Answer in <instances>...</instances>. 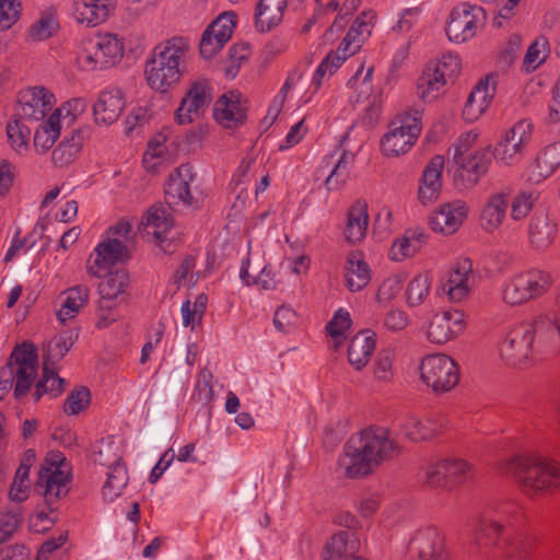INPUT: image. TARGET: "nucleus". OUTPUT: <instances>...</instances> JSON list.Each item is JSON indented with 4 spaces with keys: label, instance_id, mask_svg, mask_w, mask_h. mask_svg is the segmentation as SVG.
Returning <instances> with one entry per match:
<instances>
[{
    "label": "nucleus",
    "instance_id": "1",
    "mask_svg": "<svg viewBox=\"0 0 560 560\" xmlns=\"http://www.w3.org/2000/svg\"><path fill=\"white\" fill-rule=\"evenodd\" d=\"M526 516L522 504L505 500L489 505L476 520L475 542L488 557L528 560L533 540L523 529Z\"/></svg>",
    "mask_w": 560,
    "mask_h": 560
},
{
    "label": "nucleus",
    "instance_id": "2",
    "mask_svg": "<svg viewBox=\"0 0 560 560\" xmlns=\"http://www.w3.org/2000/svg\"><path fill=\"white\" fill-rule=\"evenodd\" d=\"M500 358L514 368L528 366L535 355L560 354V315L539 313L511 327L499 345Z\"/></svg>",
    "mask_w": 560,
    "mask_h": 560
},
{
    "label": "nucleus",
    "instance_id": "3",
    "mask_svg": "<svg viewBox=\"0 0 560 560\" xmlns=\"http://www.w3.org/2000/svg\"><path fill=\"white\" fill-rule=\"evenodd\" d=\"M400 451V445L387 428L369 427L348 440L338 465L347 478H361L398 456Z\"/></svg>",
    "mask_w": 560,
    "mask_h": 560
},
{
    "label": "nucleus",
    "instance_id": "4",
    "mask_svg": "<svg viewBox=\"0 0 560 560\" xmlns=\"http://www.w3.org/2000/svg\"><path fill=\"white\" fill-rule=\"evenodd\" d=\"M188 49L185 37H170L156 45L144 67L148 85L160 93L174 89L186 72Z\"/></svg>",
    "mask_w": 560,
    "mask_h": 560
},
{
    "label": "nucleus",
    "instance_id": "5",
    "mask_svg": "<svg viewBox=\"0 0 560 560\" xmlns=\"http://www.w3.org/2000/svg\"><path fill=\"white\" fill-rule=\"evenodd\" d=\"M506 472L517 479L528 497L545 495L560 489V464L540 455H515L505 460Z\"/></svg>",
    "mask_w": 560,
    "mask_h": 560
},
{
    "label": "nucleus",
    "instance_id": "6",
    "mask_svg": "<svg viewBox=\"0 0 560 560\" xmlns=\"http://www.w3.org/2000/svg\"><path fill=\"white\" fill-rule=\"evenodd\" d=\"M37 349L32 342L18 345L7 364L0 369V401L14 384V397L27 395L37 376Z\"/></svg>",
    "mask_w": 560,
    "mask_h": 560
},
{
    "label": "nucleus",
    "instance_id": "7",
    "mask_svg": "<svg viewBox=\"0 0 560 560\" xmlns=\"http://www.w3.org/2000/svg\"><path fill=\"white\" fill-rule=\"evenodd\" d=\"M553 275L546 269L532 267L514 273L502 287V302L521 306L545 296L553 287Z\"/></svg>",
    "mask_w": 560,
    "mask_h": 560
},
{
    "label": "nucleus",
    "instance_id": "8",
    "mask_svg": "<svg viewBox=\"0 0 560 560\" xmlns=\"http://www.w3.org/2000/svg\"><path fill=\"white\" fill-rule=\"evenodd\" d=\"M71 476L66 458L60 452L49 453L38 471L35 490L40 493L50 510L70 490Z\"/></svg>",
    "mask_w": 560,
    "mask_h": 560
},
{
    "label": "nucleus",
    "instance_id": "9",
    "mask_svg": "<svg viewBox=\"0 0 560 560\" xmlns=\"http://www.w3.org/2000/svg\"><path fill=\"white\" fill-rule=\"evenodd\" d=\"M418 371L421 382L435 395L453 390L460 378L458 363L442 352L424 355Z\"/></svg>",
    "mask_w": 560,
    "mask_h": 560
},
{
    "label": "nucleus",
    "instance_id": "10",
    "mask_svg": "<svg viewBox=\"0 0 560 560\" xmlns=\"http://www.w3.org/2000/svg\"><path fill=\"white\" fill-rule=\"evenodd\" d=\"M460 70V58L452 52L428 62L417 82L418 95L425 101L435 100L448 83L455 81Z\"/></svg>",
    "mask_w": 560,
    "mask_h": 560
},
{
    "label": "nucleus",
    "instance_id": "11",
    "mask_svg": "<svg viewBox=\"0 0 560 560\" xmlns=\"http://www.w3.org/2000/svg\"><path fill=\"white\" fill-rule=\"evenodd\" d=\"M422 110L412 108L398 115L381 140V150L386 156L406 154L416 143L422 126Z\"/></svg>",
    "mask_w": 560,
    "mask_h": 560
},
{
    "label": "nucleus",
    "instance_id": "12",
    "mask_svg": "<svg viewBox=\"0 0 560 560\" xmlns=\"http://www.w3.org/2000/svg\"><path fill=\"white\" fill-rule=\"evenodd\" d=\"M125 37H86L78 65L84 71L104 69L117 63L124 56Z\"/></svg>",
    "mask_w": 560,
    "mask_h": 560
},
{
    "label": "nucleus",
    "instance_id": "13",
    "mask_svg": "<svg viewBox=\"0 0 560 560\" xmlns=\"http://www.w3.org/2000/svg\"><path fill=\"white\" fill-rule=\"evenodd\" d=\"M410 560H450L444 533L436 526L419 528L408 544Z\"/></svg>",
    "mask_w": 560,
    "mask_h": 560
},
{
    "label": "nucleus",
    "instance_id": "14",
    "mask_svg": "<svg viewBox=\"0 0 560 560\" xmlns=\"http://www.w3.org/2000/svg\"><path fill=\"white\" fill-rule=\"evenodd\" d=\"M84 108L85 102L82 98H74L71 102H68L67 106L57 108L52 114H50L48 119L40 124V126L35 130V150L38 153H46L50 150L60 135L63 120L69 118L68 122L72 121L75 114L69 117L71 115V109L77 113H81Z\"/></svg>",
    "mask_w": 560,
    "mask_h": 560
},
{
    "label": "nucleus",
    "instance_id": "15",
    "mask_svg": "<svg viewBox=\"0 0 560 560\" xmlns=\"http://www.w3.org/2000/svg\"><path fill=\"white\" fill-rule=\"evenodd\" d=\"M211 91L207 79L192 81L175 112V120L179 125H188L199 119L212 101Z\"/></svg>",
    "mask_w": 560,
    "mask_h": 560
},
{
    "label": "nucleus",
    "instance_id": "16",
    "mask_svg": "<svg viewBox=\"0 0 560 560\" xmlns=\"http://www.w3.org/2000/svg\"><path fill=\"white\" fill-rule=\"evenodd\" d=\"M247 100L235 90L221 95L214 103L213 117L225 129H237L247 120Z\"/></svg>",
    "mask_w": 560,
    "mask_h": 560
},
{
    "label": "nucleus",
    "instance_id": "17",
    "mask_svg": "<svg viewBox=\"0 0 560 560\" xmlns=\"http://www.w3.org/2000/svg\"><path fill=\"white\" fill-rule=\"evenodd\" d=\"M55 96L43 86L28 88L20 92L15 114L22 119L39 121L55 105Z\"/></svg>",
    "mask_w": 560,
    "mask_h": 560
},
{
    "label": "nucleus",
    "instance_id": "18",
    "mask_svg": "<svg viewBox=\"0 0 560 560\" xmlns=\"http://www.w3.org/2000/svg\"><path fill=\"white\" fill-rule=\"evenodd\" d=\"M107 453H110V457L103 458V452L98 464L108 467L107 478L103 486V497L106 501H114L118 498L122 489L127 486L129 477L125 464L121 462V455L119 454V447L115 443L106 444Z\"/></svg>",
    "mask_w": 560,
    "mask_h": 560
},
{
    "label": "nucleus",
    "instance_id": "19",
    "mask_svg": "<svg viewBox=\"0 0 560 560\" xmlns=\"http://www.w3.org/2000/svg\"><path fill=\"white\" fill-rule=\"evenodd\" d=\"M129 257L128 247L122 240L107 237L106 241L96 246L94 253L90 256L86 270L94 277H101L103 271H106L116 262L127 260Z\"/></svg>",
    "mask_w": 560,
    "mask_h": 560
},
{
    "label": "nucleus",
    "instance_id": "20",
    "mask_svg": "<svg viewBox=\"0 0 560 560\" xmlns=\"http://www.w3.org/2000/svg\"><path fill=\"white\" fill-rule=\"evenodd\" d=\"M465 328L464 314L457 310L444 311L432 316L427 339L431 343L444 345L457 337Z\"/></svg>",
    "mask_w": 560,
    "mask_h": 560
},
{
    "label": "nucleus",
    "instance_id": "21",
    "mask_svg": "<svg viewBox=\"0 0 560 560\" xmlns=\"http://www.w3.org/2000/svg\"><path fill=\"white\" fill-rule=\"evenodd\" d=\"M362 37H343L336 51L328 54L317 67L312 85L315 91L319 90L326 75L330 77L340 66L362 46Z\"/></svg>",
    "mask_w": 560,
    "mask_h": 560
},
{
    "label": "nucleus",
    "instance_id": "22",
    "mask_svg": "<svg viewBox=\"0 0 560 560\" xmlns=\"http://www.w3.org/2000/svg\"><path fill=\"white\" fill-rule=\"evenodd\" d=\"M447 420L440 415L420 419L406 416L399 425L400 432L410 441L420 442L441 434L447 428Z\"/></svg>",
    "mask_w": 560,
    "mask_h": 560
},
{
    "label": "nucleus",
    "instance_id": "23",
    "mask_svg": "<svg viewBox=\"0 0 560 560\" xmlns=\"http://www.w3.org/2000/svg\"><path fill=\"white\" fill-rule=\"evenodd\" d=\"M486 24V12L481 7L467 3L454 8L450 14L446 34L470 33L475 35L482 31Z\"/></svg>",
    "mask_w": 560,
    "mask_h": 560
},
{
    "label": "nucleus",
    "instance_id": "24",
    "mask_svg": "<svg viewBox=\"0 0 560 560\" xmlns=\"http://www.w3.org/2000/svg\"><path fill=\"white\" fill-rule=\"evenodd\" d=\"M511 189L505 188L491 192L480 211V226L487 233H494L503 223L510 205Z\"/></svg>",
    "mask_w": 560,
    "mask_h": 560
},
{
    "label": "nucleus",
    "instance_id": "25",
    "mask_svg": "<svg viewBox=\"0 0 560 560\" xmlns=\"http://www.w3.org/2000/svg\"><path fill=\"white\" fill-rule=\"evenodd\" d=\"M362 544L357 533L340 530L332 535L324 547L323 560H353L361 556Z\"/></svg>",
    "mask_w": 560,
    "mask_h": 560
},
{
    "label": "nucleus",
    "instance_id": "26",
    "mask_svg": "<svg viewBox=\"0 0 560 560\" xmlns=\"http://www.w3.org/2000/svg\"><path fill=\"white\" fill-rule=\"evenodd\" d=\"M196 179V174L189 164L179 165L171 175L165 186L166 202L171 205H191L192 195L190 185Z\"/></svg>",
    "mask_w": 560,
    "mask_h": 560
},
{
    "label": "nucleus",
    "instance_id": "27",
    "mask_svg": "<svg viewBox=\"0 0 560 560\" xmlns=\"http://www.w3.org/2000/svg\"><path fill=\"white\" fill-rule=\"evenodd\" d=\"M468 208L464 201L455 200L442 205L430 219L433 231L445 235H452L467 218Z\"/></svg>",
    "mask_w": 560,
    "mask_h": 560
},
{
    "label": "nucleus",
    "instance_id": "28",
    "mask_svg": "<svg viewBox=\"0 0 560 560\" xmlns=\"http://www.w3.org/2000/svg\"><path fill=\"white\" fill-rule=\"evenodd\" d=\"M125 108V97L119 88L103 90L93 106L94 121L96 125L109 126L121 115Z\"/></svg>",
    "mask_w": 560,
    "mask_h": 560
},
{
    "label": "nucleus",
    "instance_id": "29",
    "mask_svg": "<svg viewBox=\"0 0 560 560\" xmlns=\"http://www.w3.org/2000/svg\"><path fill=\"white\" fill-rule=\"evenodd\" d=\"M492 155L488 149L479 150L469 156H464L457 165L455 178L460 179L465 187L475 186L491 164Z\"/></svg>",
    "mask_w": 560,
    "mask_h": 560
},
{
    "label": "nucleus",
    "instance_id": "30",
    "mask_svg": "<svg viewBox=\"0 0 560 560\" xmlns=\"http://www.w3.org/2000/svg\"><path fill=\"white\" fill-rule=\"evenodd\" d=\"M558 235V223L548 214H536L528 226V242L530 247L539 253L547 252Z\"/></svg>",
    "mask_w": 560,
    "mask_h": 560
},
{
    "label": "nucleus",
    "instance_id": "31",
    "mask_svg": "<svg viewBox=\"0 0 560 560\" xmlns=\"http://www.w3.org/2000/svg\"><path fill=\"white\" fill-rule=\"evenodd\" d=\"M498 78V73L488 74L470 92L464 107V116L467 119H477L488 108L495 92Z\"/></svg>",
    "mask_w": 560,
    "mask_h": 560
},
{
    "label": "nucleus",
    "instance_id": "32",
    "mask_svg": "<svg viewBox=\"0 0 560 560\" xmlns=\"http://www.w3.org/2000/svg\"><path fill=\"white\" fill-rule=\"evenodd\" d=\"M443 167L444 158L442 155H434L424 167L418 189V198L423 206L438 200L442 188Z\"/></svg>",
    "mask_w": 560,
    "mask_h": 560
},
{
    "label": "nucleus",
    "instance_id": "33",
    "mask_svg": "<svg viewBox=\"0 0 560 560\" xmlns=\"http://www.w3.org/2000/svg\"><path fill=\"white\" fill-rule=\"evenodd\" d=\"M142 225L148 235H152L153 240L159 244L163 252H171V244L167 243V234L173 226V218L167 209L161 206H153L149 209L147 215L142 220Z\"/></svg>",
    "mask_w": 560,
    "mask_h": 560
},
{
    "label": "nucleus",
    "instance_id": "34",
    "mask_svg": "<svg viewBox=\"0 0 560 560\" xmlns=\"http://www.w3.org/2000/svg\"><path fill=\"white\" fill-rule=\"evenodd\" d=\"M343 276L346 287L351 292L363 290L371 281V269L359 250H352L347 255Z\"/></svg>",
    "mask_w": 560,
    "mask_h": 560
},
{
    "label": "nucleus",
    "instance_id": "35",
    "mask_svg": "<svg viewBox=\"0 0 560 560\" xmlns=\"http://www.w3.org/2000/svg\"><path fill=\"white\" fill-rule=\"evenodd\" d=\"M129 276L125 269L109 272L98 284L100 307L102 310H115L117 299L128 287Z\"/></svg>",
    "mask_w": 560,
    "mask_h": 560
},
{
    "label": "nucleus",
    "instance_id": "36",
    "mask_svg": "<svg viewBox=\"0 0 560 560\" xmlns=\"http://www.w3.org/2000/svg\"><path fill=\"white\" fill-rule=\"evenodd\" d=\"M113 10L112 0H75V20L89 27L105 22Z\"/></svg>",
    "mask_w": 560,
    "mask_h": 560
},
{
    "label": "nucleus",
    "instance_id": "37",
    "mask_svg": "<svg viewBox=\"0 0 560 560\" xmlns=\"http://www.w3.org/2000/svg\"><path fill=\"white\" fill-rule=\"evenodd\" d=\"M288 0H259L255 12V27L260 33H267L278 26L287 9Z\"/></svg>",
    "mask_w": 560,
    "mask_h": 560
},
{
    "label": "nucleus",
    "instance_id": "38",
    "mask_svg": "<svg viewBox=\"0 0 560 560\" xmlns=\"http://www.w3.org/2000/svg\"><path fill=\"white\" fill-rule=\"evenodd\" d=\"M560 166V140L545 147L536 156L528 179L540 183Z\"/></svg>",
    "mask_w": 560,
    "mask_h": 560
},
{
    "label": "nucleus",
    "instance_id": "39",
    "mask_svg": "<svg viewBox=\"0 0 560 560\" xmlns=\"http://www.w3.org/2000/svg\"><path fill=\"white\" fill-rule=\"evenodd\" d=\"M369 225L368 203L357 200L348 210L345 237L351 243H360L366 235Z\"/></svg>",
    "mask_w": 560,
    "mask_h": 560
},
{
    "label": "nucleus",
    "instance_id": "40",
    "mask_svg": "<svg viewBox=\"0 0 560 560\" xmlns=\"http://www.w3.org/2000/svg\"><path fill=\"white\" fill-rule=\"evenodd\" d=\"M427 242V235L419 229L407 230L398 237L389 249V257L395 261H402L419 253Z\"/></svg>",
    "mask_w": 560,
    "mask_h": 560
},
{
    "label": "nucleus",
    "instance_id": "41",
    "mask_svg": "<svg viewBox=\"0 0 560 560\" xmlns=\"http://www.w3.org/2000/svg\"><path fill=\"white\" fill-rule=\"evenodd\" d=\"M375 350L374 334L361 331L357 334L348 347L349 363L358 371L362 370L370 361Z\"/></svg>",
    "mask_w": 560,
    "mask_h": 560
},
{
    "label": "nucleus",
    "instance_id": "42",
    "mask_svg": "<svg viewBox=\"0 0 560 560\" xmlns=\"http://www.w3.org/2000/svg\"><path fill=\"white\" fill-rule=\"evenodd\" d=\"M471 264L465 260L450 272V277L443 285V290L452 301H462L469 292Z\"/></svg>",
    "mask_w": 560,
    "mask_h": 560
},
{
    "label": "nucleus",
    "instance_id": "43",
    "mask_svg": "<svg viewBox=\"0 0 560 560\" xmlns=\"http://www.w3.org/2000/svg\"><path fill=\"white\" fill-rule=\"evenodd\" d=\"M65 301L57 313V317L61 323L74 318L81 308L89 301L90 290L84 284H78L65 291Z\"/></svg>",
    "mask_w": 560,
    "mask_h": 560
},
{
    "label": "nucleus",
    "instance_id": "44",
    "mask_svg": "<svg viewBox=\"0 0 560 560\" xmlns=\"http://www.w3.org/2000/svg\"><path fill=\"white\" fill-rule=\"evenodd\" d=\"M421 480L431 489L451 490L445 459L428 462L421 469Z\"/></svg>",
    "mask_w": 560,
    "mask_h": 560
},
{
    "label": "nucleus",
    "instance_id": "45",
    "mask_svg": "<svg viewBox=\"0 0 560 560\" xmlns=\"http://www.w3.org/2000/svg\"><path fill=\"white\" fill-rule=\"evenodd\" d=\"M30 120L22 119L14 114L12 120H10L7 125V136L11 148L18 153L22 154L27 151L30 138H31V128L27 126Z\"/></svg>",
    "mask_w": 560,
    "mask_h": 560
},
{
    "label": "nucleus",
    "instance_id": "46",
    "mask_svg": "<svg viewBox=\"0 0 560 560\" xmlns=\"http://www.w3.org/2000/svg\"><path fill=\"white\" fill-rule=\"evenodd\" d=\"M65 380L59 377L56 373L54 365L48 364L47 361L43 362V375L35 387V400H39L44 393H49L52 396H58L65 389Z\"/></svg>",
    "mask_w": 560,
    "mask_h": 560
},
{
    "label": "nucleus",
    "instance_id": "47",
    "mask_svg": "<svg viewBox=\"0 0 560 560\" xmlns=\"http://www.w3.org/2000/svg\"><path fill=\"white\" fill-rule=\"evenodd\" d=\"M445 464L451 490L469 481L475 475L474 466L466 459L446 457Z\"/></svg>",
    "mask_w": 560,
    "mask_h": 560
},
{
    "label": "nucleus",
    "instance_id": "48",
    "mask_svg": "<svg viewBox=\"0 0 560 560\" xmlns=\"http://www.w3.org/2000/svg\"><path fill=\"white\" fill-rule=\"evenodd\" d=\"M353 162L354 155L352 153L343 152L341 154L331 173L325 180V186L328 190H339L345 186L349 179Z\"/></svg>",
    "mask_w": 560,
    "mask_h": 560
},
{
    "label": "nucleus",
    "instance_id": "49",
    "mask_svg": "<svg viewBox=\"0 0 560 560\" xmlns=\"http://www.w3.org/2000/svg\"><path fill=\"white\" fill-rule=\"evenodd\" d=\"M73 343L74 339L71 332H63L54 337L44 349L43 362L47 361L48 364L55 365L57 361L67 354Z\"/></svg>",
    "mask_w": 560,
    "mask_h": 560
},
{
    "label": "nucleus",
    "instance_id": "50",
    "mask_svg": "<svg viewBox=\"0 0 560 560\" xmlns=\"http://www.w3.org/2000/svg\"><path fill=\"white\" fill-rule=\"evenodd\" d=\"M208 304V296L200 293L195 299L194 303L189 300L185 301L182 305L183 325L185 327L195 328L202 320Z\"/></svg>",
    "mask_w": 560,
    "mask_h": 560
},
{
    "label": "nucleus",
    "instance_id": "51",
    "mask_svg": "<svg viewBox=\"0 0 560 560\" xmlns=\"http://www.w3.org/2000/svg\"><path fill=\"white\" fill-rule=\"evenodd\" d=\"M237 25V15L233 11L220 13L211 23L208 24L201 35L203 36H224L233 35Z\"/></svg>",
    "mask_w": 560,
    "mask_h": 560
},
{
    "label": "nucleus",
    "instance_id": "52",
    "mask_svg": "<svg viewBox=\"0 0 560 560\" xmlns=\"http://www.w3.org/2000/svg\"><path fill=\"white\" fill-rule=\"evenodd\" d=\"M430 280L427 275H418L411 279L406 289L407 303L410 306H419L424 302L430 292Z\"/></svg>",
    "mask_w": 560,
    "mask_h": 560
},
{
    "label": "nucleus",
    "instance_id": "53",
    "mask_svg": "<svg viewBox=\"0 0 560 560\" xmlns=\"http://www.w3.org/2000/svg\"><path fill=\"white\" fill-rule=\"evenodd\" d=\"M250 265V258L248 257L246 261L243 262L241 268V278L247 284H256L260 287L262 290H273L277 287V280L275 279V275L267 267V269H261L259 275H249L248 267Z\"/></svg>",
    "mask_w": 560,
    "mask_h": 560
},
{
    "label": "nucleus",
    "instance_id": "54",
    "mask_svg": "<svg viewBox=\"0 0 560 560\" xmlns=\"http://www.w3.org/2000/svg\"><path fill=\"white\" fill-rule=\"evenodd\" d=\"M59 22L57 11L48 8L40 12L39 19L32 25L31 35H52L58 32Z\"/></svg>",
    "mask_w": 560,
    "mask_h": 560
},
{
    "label": "nucleus",
    "instance_id": "55",
    "mask_svg": "<svg viewBox=\"0 0 560 560\" xmlns=\"http://www.w3.org/2000/svg\"><path fill=\"white\" fill-rule=\"evenodd\" d=\"M533 135V124L528 119H522L516 122L510 130L502 137L506 142L516 143L521 149L529 143Z\"/></svg>",
    "mask_w": 560,
    "mask_h": 560
},
{
    "label": "nucleus",
    "instance_id": "56",
    "mask_svg": "<svg viewBox=\"0 0 560 560\" xmlns=\"http://www.w3.org/2000/svg\"><path fill=\"white\" fill-rule=\"evenodd\" d=\"M547 56V37H540L528 47L524 57V65L527 70H536L546 60Z\"/></svg>",
    "mask_w": 560,
    "mask_h": 560
},
{
    "label": "nucleus",
    "instance_id": "57",
    "mask_svg": "<svg viewBox=\"0 0 560 560\" xmlns=\"http://www.w3.org/2000/svg\"><path fill=\"white\" fill-rule=\"evenodd\" d=\"M20 0H0V32L8 31L21 18Z\"/></svg>",
    "mask_w": 560,
    "mask_h": 560
},
{
    "label": "nucleus",
    "instance_id": "58",
    "mask_svg": "<svg viewBox=\"0 0 560 560\" xmlns=\"http://www.w3.org/2000/svg\"><path fill=\"white\" fill-rule=\"evenodd\" d=\"M523 151L516 143L506 142L502 138L494 148L493 156L500 163L514 165L522 159Z\"/></svg>",
    "mask_w": 560,
    "mask_h": 560
},
{
    "label": "nucleus",
    "instance_id": "59",
    "mask_svg": "<svg viewBox=\"0 0 560 560\" xmlns=\"http://www.w3.org/2000/svg\"><path fill=\"white\" fill-rule=\"evenodd\" d=\"M90 400L91 395L86 387L73 389L67 397L63 410L68 415H78L89 406Z\"/></svg>",
    "mask_w": 560,
    "mask_h": 560
},
{
    "label": "nucleus",
    "instance_id": "60",
    "mask_svg": "<svg viewBox=\"0 0 560 560\" xmlns=\"http://www.w3.org/2000/svg\"><path fill=\"white\" fill-rule=\"evenodd\" d=\"M509 206L511 207V219L514 221H521L529 214L534 206V199L530 194L520 192L513 198L510 197Z\"/></svg>",
    "mask_w": 560,
    "mask_h": 560
},
{
    "label": "nucleus",
    "instance_id": "61",
    "mask_svg": "<svg viewBox=\"0 0 560 560\" xmlns=\"http://www.w3.org/2000/svg\"><path fill=\"white\" fill-rule=\"evenodd\" d=\"M394 357V352L388 349L377 354L374 366V376L377 381L387 383L393 378Z\"/></svg>",
    "mask_w": 560,
    "mask_h": 560
},
{
    "label": "nucleus",
    "instance_id": "62",
    "mask_svg": "<svg viewBox=\"0 0 560 560\" xmlns=\"http://www.w3.org/2000/svg\"><path fill=\"white\" fill-rule=\"evenodd\" d=\"M23 520L20 512L0 511V544L8 540L19 528Z\"/></svg>",
    "mask_w": 560,
    "mask_h": 560
},
{
    "label": "nucleus",
    "instance_id": "63",
    "mask_svg": "<svg viewBox=\"0 0 560 560\" xmlns=\"http://www.w3.org/2000/svg\"><path fill=\"white\" fill-rule=\"evenodd\" d=\"M376 22L374 11L361 12L351 24L347 35H371Z\"/></svg>",
    "mask_w": 560,
    "mask_h": 560
},
{
    "label": "nucleus",
    "instance_id": "64",
    "mask_svg": "<svg viewBox=\"0 0 560 560\" xmlns=\"http://www.w3.org/2000/svg\"><path fill=\"white\" fill-rule=\"evenodd\" d=\"M351 318L347 311L340 308L336 312L332 319L327 324L326 331L334 339L341 338L343 334L350 328Z\"/></svg>",
    "mask_w": 560,
    "mask_h": 560
}]
</instances>
